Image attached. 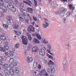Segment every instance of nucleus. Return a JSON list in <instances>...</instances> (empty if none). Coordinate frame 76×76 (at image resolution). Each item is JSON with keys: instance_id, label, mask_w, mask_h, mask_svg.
Listing matches in <instances>:
<instances>
[{"instance_id": "nucleus-11", "label": "nucleus", "mask_w": 76, "mask_h": 76, "mask_svg": "<svg viewBox=\"0 0 76 76\" xmlns=\"http://www.w3.org/2000/svg\"><path fill=\"white\" fill-rule=\"evenodd\" d=\"M27 10L28 11V12L30 13L31 14H32L33 12V9H32V8H28L27 9Z\"/></svg>"}, {"instance_id": "nucleus-14", "label": "nucleus", "mask_w": 76, "mask_h": 76, "mask_svg": "<svg viewBox=\"0 0 76 76\" xmlns=\"http://www.w3.org/2000/svg\"><path fill=\"white\" fill-rule=\"evenodd\" d=\"M38 67V62L35 61L34 63L33 67L34 69H36Z\"/></svg>"}, {"instance_id": "nucleus-8", "label": "nucleus", "mask_w": 76, "mask_h": 76, "mask_svg": "<svg viewBox=\"0 0 76 76\" xmlns=\"http://www.w3.org/2000/svg\"><path fill=\"white\" fill-rule=\"evenodd\" d=\"M39 53L40 55L41 56H45V50L43 49H40L39 51Z\"/></svg>"}, {"instance_id": "nucleus-49", "label": "nucleus", "mask_w": 76, "mask_h": 76, "mask_svg": "<svg viewBox=\"0 0 76 76\" xmlns=\"http://www.w3.org/2000/svg\"><path fill=\"white\" fill-rule=\"evenodd\" d=\"M39 76H44V74H43L40 72L39 73Z\"/></svg>"}, {"instance_id": "nucleus-39", "label": "nucleus", "mask_w": 76, "mask_h": 76, "mask_svg": "<svg viewBox=\"0 0 76 76\" xmlns=\"http://www.w3.org/2000/svg\"><path fill=\"white\" fill-rule=\"evenodd\" d=\"M3 64V62L2 61L0 60V66L2 65ZM1 67L0 66V70H1Z\"/></svg>"}, {"instance_id": "nucleus-62", "label": "nucleus", "mask_w": 76, "mask_h": 76, "mask_svg": "<svg viewBox=\"0 0 76 76\" xmlns=\"http://www.w3.org/2000/svg\"><path fill=\"white\" fill-rule=\"evenodd\" d=\"M25 22L26 23H28L29 22V20L28 19H26V20Z\"/></svg>"}, {"instance_id": "nucleus-47", "label": "nucleus", "mask_w": 76, "mask_h": 76, "mask_svg": "<svg viewBox=\"0 0 76 76\" xmlns=\"http://www.w3.org/2000/svg\"><path fill=\"white\" fill-rule=\"evenodd\" d=\"M20 6L21 7H24V4L23 3H21L20 4Z\"/></svg>"}, {"instance_id": "nucleus-54", "label": "nucleus", "mask_w": 76, "mask_h": 76, "mask_svg": "<svg viewBox=\"0 0 76 76\" xmlns=\"http://www.w3.org/2000/svg\"><path fill=\"white\" fill-rule=\"evenodd\" d=\"M0 60H1L2 61H3L4 60V58L0 56Z\"/></svg>"}, {"instance_id": "nucleus-1", "label": "nucleus", "mask_w": 76, "mask_h": 76, "mask_svg": "<svg viewBox=\"0 0 76 76\" xmlns=\"http://www.w3.org/2000/svg\"><path fill=\"white\" fill-rule=\"evenodd\" d=\"M55 70L56 69L54 68V67L51 66H49L47 69V71L48 73H50L51 72L52 73H54L56 72Z\"/></svg>"}, {"instance_id": "nucleus-3", "label": "nucleus", "mask_w": 76, "mask_h": 76, "mask_svg": "<svg viewBox=\"0 0 76 76\" xmlns=\"http://www.w3.org/2000/svg\"><path fill=\"white\" fill-rule=\"evenodd\" d=\"M21 39H22V42L23 44L26 45L28 44V39L26 37L23 36L21 37Z\"/></svg>"}, {"instance_id": "nucleus-44", "label": "nucleus", "mask_w": 76, "mask_h": 76, "mask_svg": "<svg viewBox=\"0 0 76 76\" xmlns=\"http://www.w3.org/2000/svg\"><path fill=\"white\" fill-rule=\"evenodd\" d=\"M47 56L48 58H51V59H52V58H53V57L52 56H51V55H49V54H48Z\"/></svg>"}, {"instance_id": "nucleus-45", "label": "nucleus", "mask_w": 76, "mask_h": 76, "mask_svg": "<svg viewBox=\"0 0 76 76\" xmlns=\"http://www.w3.org/2000/svg\"><path fill=\"white\" fill-rule=\"evenodd\" d=\"M33 19L34 20H35V21H37L38 20L37 18L36 17H34V16H33Z\"/></svg>"}, {"instance_id": "nucleus-27", "label": "nucleus", "mask_w": 76, "mask_h": 76, "mask_svg": "<svg viewBox=\"0 0 76 76\" xmlns=\"http://www.w3.org/2000/svg\"><path fill=\"white\" fill-rule=\"evenodd\" d=\"M5 44H6V45H5L4 48H5V49L6 50H8L9 48V47L7 46V45H8V43L7 42L6 43H5Z\"/></svg>"}, {"instance_id": "nucleus-30", "label": "nucleus", "mask_w": 76, "mask_h": 76, "mask_svg": "<svg viewBox=\"0 0 76 76\" xmlns=\"http://www.w3.org/2000/svg\"><path fill=\"white\" fill-rule=\"evenodd\" d=\"M67 63V61L66 59H64L63 62V64L64 66L66 65V64Z\"/></svg>"}, {"instance_id": "nucleus-23", "label": "nucleus", "mask_w": 76, "mask_h": 76, "mask_svg": "<svg viewBox=\"0 0 76 76\" xmlns=\"http://www.w3.org/2000/svg\"><path fill=\"white\" fill-rule=\"evenodd\" d=\"M3 67L4 69H7L9 67V66H8V65L7 64H3Z\"/></svg>"}, {"instance_id": "nucleus-63", "label": "nucleus", "mask_w": 76, "mask_h": 76, "mask_svg": "<svg viewBox=\"0 0 76 76\" xmlns=\"http://www.w3.org/2000/svg\"><path fill=\"white\" fill-rule=\"evenodd\" d=\"M23 15H26V13L25 12V10L24 11H23V12H22Z\"/></svg>"}, {"instance_id": "nucleus-18", "label": "nucleus", "mask_w": 76, "mask_h": 76, "mask_svg": "<svg viewBox=\"0 0 76 76\" xmlns=\"http://www.w3.org/2000/svg\"><path fill=\"white\" fill-rule=\"evenodd\" d=\"M48 65H54V63L51 60H50L48 62Z\"/></svg>"}, {"instance_id": "nucleus-58", "label": "nucleus", "mask_w": 76, "mask_h": 76, "mask_svg": "<svg viewBox=\"0 0 76 76\" xmlns=\"http://www.w3.org/2000/svg\"><path fill=\"white\" fill-rule=\"evenodd\" d=\"M15 2L16 4H19V2L17 1V0H15Z\"/></svg>"}, {"instance_id": "nucleus-19", "label": "nucleus", "mask_w": 76, "mask_h": 76, "mask_svg": "<svg viewBox=\"0 0 76 76\" xmlns=\"http://www.w3.org/2000/svg\"><path fill=\"white\" fill-rule=\"evenodd\" d=\"M35 35H36V37H37L38 39H41V37L40 35H39V34H38L36 33Z\"/></svg>"}, {"instance_id": "nucleus-61", "label": "nucleus", "mask_w": 76, "mask_h": 76, "mask_svg": "<svg viewBox=\"0 0 76 76\" xmlns=\"http://www.w3.org/2000/svg\"><path fill=\"white\" fill-rule=\"evenodd\" d=\"M4 54L6 56H8L9 55V53L7 52H5Z\"/></svg>"}, {"instance_id": "nucleus-64", "label": "nucleus", "mask_w": 76, "mask_h": 76, "mask_svg": "<svg viewBox=\"0 0 76 76\" xmlns=\"http://www.w3.org/2000/svg\"><path fill=\"white\" fill-rule=\"evenodd\" d=\"M55 14H56V15H58L59 14V11H57L55 12Z\"/></svg>"}, {"instance_id": "nucleus-16", "label": "nucleus", "mask_w": 76, "mask_h": 76, "mask_svg": "<svg viewBox=\"0 0 76 76\" xmlns=\"http://www.w3.org/2000/svg\"><path fill=\"white\" fill-rule=\"evenodd\" d=\"M10 74L12 76L14 75V70L12 68L10 69Z\"/></svg>"}, {"instance_id": "nucleus-6", "label": "nucleus", "mask_w": 76, "mask_h": 76, "mask_svg": "<svg viewBox=\"0 0 76 76\" xmlns=\"http://www.w3.org/2000/svg\"><path fill=\"white\" fill-rule=\"evenodd\" d=\"M39 50V48L37 46H35L32 48V51L34 53H37Z\"/></svg>"}, {"instance_id": "nucleus-41", "label": "nucleus", "mask_w": 76, "mask_h": 76, "mask_svg": "<svg viewBox=\"0 0 76 76\" xmlns=\"http://www.w3.org/2000/svg\"><path fill=\"white\" fill-rule=\"evenodd\" d=\"M1 39H2V40H6V37L4 36H2Z\"/></svg>"}, {"instance_id": "nucleus-38", "label": "nucleus", "mask_w": 76, "mask_h": 76, "mask_svg": "<svg viewBox=\"0 0 76 76\" xmlns=\"http://www.w3.org/2000/svg\"><path fill=\"white\" fill-rule=\"evenodd\" d=\"M28 39H29V41H31L32 40V37H31V35L30 34H28Z\"/></svg>"}, {"instance_id": "nucleus-22", "label": "nucleus", "mask_w": 76, "mask_h": 76, "mask_svg": "<svg viewBox=\"0 0 76 76\" xmlns=\"http://www.w3.org/2000/svg\"><path fill=\"white\" fill-rule=\"evenodd\" d=\"M5 2L9 3V4H12V0H4Z\"/></svg>"}, {"instance_id": "nucleus-4", "label": "nucleus", "mask_w": 76, "mask_h": 76, "mask_svg": "<svg viewBox=\"0 0 76 76\" xmlns=\"http://www.w3.org/2000/svg\"><path fill=\"white\" fill-rule=\"evenodd\" d=\"M28 30L29 31H32V32H34L35 31V28H34V26L32 25H30L28 26L27 28Z\"/></svg>"}, {"instance_id": "nucleus-28", "label": "nucleus", "mask_w": 76, "mask_h": 76, "mask_svg": "<svg viewBox=\"0 0 76 76\" xmlns=\"http://www.w3.org/2000/svg\"><path fill=\"white\" fill-rule=\"evenodd\" d=\"M0 51L2 52H5L6 51V49L4 48L0 47Z\"/></svg>"}, {"instance_id": "nucleus-50", "label": "nucleus", "mask_w": 76, "mask_h": 76, "mask_svg": "<svg viewBox=\"0 0 76 76\" xmlns=\"http://www.w3.org/2000/svg\"><path fill=\"white\" fill-rule=\"evenodd\" d=\"M61 14H60V16L61 17H63L64 16V15H65V14H64V13H62L61 12Z\"/></svg>"}, {"instance_id": "nucleus-42", "label": "nucleus", "mask_w": 76, "mask_h": 76, "mask_svg": "<svg viewBox=\"0 0 76 76\" xmlns=\"http://www.w3.org/2000/svg\"><path fill=\"white\" fill-rule=\"evenodd\" d=\"M3 27H4V28H8V25L7 24H3Z\"/></svg>"}, {"instance_id": "nucleus-13", "label": "nucleus", "mask_w": 76, "mask_h": 76, "mask_svg": "<svg viewBox=\"0 0 76 76\" xmlns=\"http://www.w3.org/2000/svg\"><path fill=\"white\" fill-rule=\"evenodd\" d=\"M7 23L8 25H10L12 24V20L10 19H8L7 20Z\"/></svg>"}, {"instance_id": "nucleus-35", "label": "nucleus", "mask_w": 76, "mask_h": 76, "mask_svg": "<svg viewBox=\"0 0 76 76\" xmlns=\"http://www.w3.org/2000/svg\"><path fill=\"white\" fill-rule=\"evenodd\" d=\"M19 43H18L15 45V48H18L20 46Z\"/></svg>"}, {"instance_id": "nucleus-55", "label": "nucleus", "mask_w": 76, "mask_h": 76, "mask_svg": "<svg viewBox=\"0 0 76 76\" xmlns=\"http://www.w3.org/2000/svg\"><path fill=\"white\" fill-rule=\"evenodd\" d=\"M0 16L1 17H3V16H4V13H1L0 15Z\"/></svg>"}, {"instance_id": "nucleus-10", "label": "nucleus", "mask_w": 76, "mask_h": 76, "mask_svg": "<svg viewBox=\"0 0 76 76\" xmlns=\"http://www.w3.org/2000/svg\"><path fill=\"white\" fill-rule=\"evenodd\" d=\"M68 7H69V9H70V10H73L75 9V7H73V5L72 4H69L68 5Z\"/></svg>"}, {"instance_id": "nucleus-46", "label": "nucleus", "mask_w": 76, "mask_h": 76, "mask_svg": "<svg viewBox=\"0 0 76 76\" xmlns=\"http://www.w3.org/2000/svg\"><path fill=\"white\" fill-rule=\"evenodd\" d=\"M67 15H69L68 16H69H69H70V15H71V14H72V12H67V13H66Z\"/></svg>"}, {"instance_id": "nucleus-43", "label": "nucleus", "mask_w": 76, "mask_h": 76, "mask_svg": "<svg viewBox=\"0 0 76 76\" xmlns=\"http://www.w3.org/2000/svg\"><path fill=\"white\" fill-rule=\"evenodd\" d=\"M14 66L15 67H16V66H18V62H15L14 64Z\"/></svg>"}, {"instance_id": "nucleus-7", "label": "nucleus", "mask_w": 76, "mask_h": 76, "mask_svg": "<svg viewBox=\"0 0 76 76\" xmlns=\"http://www.w3.org/2000/svg\"><path fill=\"white\" fill-rule=\"evenodd\" d=\"M33 61V59L32 57H29V56H28L26 59V61L28 63H32Z\"/></svg>"}, {"instance_id": "nucleus-48", "label": "nucleus", "mask_w": 76, "mask_h": 76, "mask_svg": "<svg viewBox=\"0 0 76 76\" xmlns=\"http://www.w3.org/2000/svg\"><path fill=\"white\" fill-rule=\"evenodd\" d=\"M9 67L11 68H13L14 67V65L12 64H10L9 65Z\"/></svg>"}, {"instance_id": "nucleus-29", "label": "nucleus", "mask_w": 76, "mask_h": 76, "mask_svg": "<svg viewBox=\"0 0 76 76\" xmlns=\"http://www.w3.org/2000/svg\"><path fill=\"white\" fill-rule=\"evenodd\" d=\"M43 27L45 28L47 27V26H48V25H49V24L47 23L46 22V24H43Z\"/></svg>"}, {"instance_id": "nucleus-36", "label": "nucleus", "mask_w": 76, "mask_h": 76, "mask_svg": "<svg viewBox=\"0 0 76 76\" xmlns=\"http://www.w3.org/2000/svg\"><path fill=\"white\" fill-rule=\"evenodd\" d=\"M40 72L43 74H45V73L46 72V71L45 69H42Z\"/></svg>"}, {"instance_id": "nucleus-24", "label": "nucleus", "mask_w": 76, "mask_h": 76, "mask_svg": "<svg viewBox=\"0 0 76 76\" xmlns=\"http://www.w3.org/2000/svg\"><path fill=\"white\" fill-rule=\"evenodd\" d=\"M42 43H44V44H48V41H45V39H42Z\"/></svg>"}, {"instance_id": "nucleus-5", "label": "nucleus", "mask_w": 76, "mask_h": 76, "mask_svg": "<svg viewBox=\"0 0 76 76\" xmlns=\"http://www.w3.org/2000/svg\"><path fill=\"white\" fill-rule=\"evenodd\" d=\"M0 9H1L3 10V12L6 13L7 12V8L3 6V5H0Z\"/></svg>"}, {"instance_id": "nucleus-53", "label": "nucleus", "mask_w": 76, "mask_h": 76, "mask_svg": "<svg viewBox=\"0 0 76 76\" xmlns=\"http://www.w3.org/2000/svg\"><path fill=\"white\" fill-rule=\"evenodd\" d=\"M35 6H37V2L35 0H33Z\"/></svg>"}, {"instance_id": "nucleus-57", "label": "nucleus", "mask_w": 76, "mask_h": 76, "mask_svg": "<svg viewBox=\"0 0 76 76\" xmlns=\"http://www.w3.org/2000/svg\"><path fill=\"white\" fill-rule=\"evenodd\" d=\"M63 23H66V19L65 18H64L63 19Z\"/></svg>"}, {"instance_id": "nucleus-15", "label": "nucleus", "mask_w": 76, "mask_h": 76, "mask_svg": "<svg viewBox=\"0 0 76 76\" xmlns=\"http://www.w3.org/2000/svg\"><path fill=\"white\" fill-rule=\"evenodd\" d=\"M4 73L6 76H9V71L5 70L4 71Z\"/></svg>"}, {"instance_id": "nucleus-32", "label": "nucleus", "mask_w": 76, "mask_h": 76, "mask_svg": "<svg viewBox=\"0 0 76 76\" xmlns=\"http://www.w3.org/2000/svg\"><path fill=\"white\" fill-rule=\"evenodd\" d=\"M14 29H16L19 28V25L18 24L15 25L13 27Z\"/></svg>"}, {"instance_id": "nucleus-33", "label": "nucleus", "mask_w": 76, "mask_h": 76, "mask_svg": "<svg viewBox=\"0 0 76 76\" xmlns=\"http://www.w3.org/2000/svg\"><path fill=\"white\" fill-rule=\"evenodd\" d=\"M40 72L39 70H37L34 72V73L36 75H39V73Z\"/></svg>"}, {"instance_id": "nucleus-34", "label": "nucleus", "mask_w": 76, "mask_h": 76, "mask_svg": "<svg viewBox=\"0 0 76 76\" xmlns=\"http://www.w3.org/2000/svg\"><path fill=\"white\" fill-rule=\"evenodd\" d=\"M23 2L27 4L28 5V6H31V4H30V3H29L28 2L25 1H23Z\"/></svg>"}, {"instance_id": "nucleus-20", "label": "nucleus", "mask_w": 76, "mask_h": 76, "mask_svg": "<svg viewBox=\"0 0 76 76\" xmlns=\"http://www.w3.org/2000/svg\"><path fill=\"white\" fill-rule=\"evenodd\" d=\"M51 6L52 7H53V8H54V9H56V5L54 3H52L51 4Z\"/></svg>"}, {"instance_id": "nucleus-52", "label": "nucleus", "mask_w": 76, "mask_h": 76, "mask_svg": "<svg viewBox=\"0 0 76 76\" xmlns=\"http://www.w3.org/2000/svg\"><path fill=\"white\" fill-rule=\"evenodd\" d=\"M0 4L2 5H3L4 4L3 0H0Z\"/></svg>"}, {"instance_id": "nucleus-51", "label": "nucleus", "mask_w": 76, "mask_h": 76, "mask_svg": "<svg viewBox=\"0 0 76 76\" xmlns=\"http://www.w3.org/2000/svg\"><path fill=\"white\" fill-rule=\"evenodd\" d=\"M47 47L48 48L49 50H51V47L50 45H47Z\"/></svg>"}, {"instance_id": "nucleus-21", "label": "nucleus", "mask_w": 76, "mask_h": 76, "mask_svg": "<svg viewBox=\"0 0 76 76\" xmlns=\"http://www.w3.org/2000/svg\"><path fill=\"white\" fill-rule=\"evenodd\" d=\"M14 70L16 73H18L19 72V70L18 67H16L15 69Z\"/></svg>"}, {"instance_id": "nucleus-12", "label": "nucleus", "mask_w": 76, "mask_h": 76, "mask_svg": "<svg viewBox=\"0 0 76 76\" xmlns=\"http://www.w3.org/2000/svg\"><path fill=\"white\" fill-rule=\"evenodd\" d=\"M33 42L35 44H39V41L36 38H34L33 40Z\"/></svg>"}, {"instance_id": "nucleus-9", "label": "nucleus", "mask_w": 76, "mask_h": 76, "mask_svg": "<svg viewBox=\"0 0 76 76\" xmlns=\"http://www.w3.org/2000/svg\"><path fill=\"white\" fill-rule=\"evenodd\" d=\"M19 19L20 21L22 22L24 21L25 20V17L24 16H23V15L22 14H20V15H19Z\"/></svg>"}, {"instance_id": "nucleus-60", "label": "nucleus", "mask_w": 76, "mask_h": 76, "mask_svg": "<svg viewBox=\"0 0 76 76\" xmlns=\"http://www.w3.org/2000/svg\"><path fill=\"white\" fill-rule=\"evenodd\" d=\"M20 10L22 13H23V11H24L25 10L23 9V8H21L20 9Z\"/></svg>"}, {"instance_id": "nucleus-40", "label": "nucleus", "mask_w": 76, "mask_h": 76, "mask_svg": "<svg viewBox=\"0 0 76 76\" xmlns=\"http://www.w3.org/2000/svg\"><path fill=\"white\" fill-rule=\"evenodd\" d=\"M47 51L48 53L50 54H51V55H52V56H54V55H53V54L52 53H51V51L49 49H48Z\"/></svg>"}, {"instance_id": "nucleus-56", "label": "nucleus", "mask_w": 76, "mask_h": 76, "mask_svg": "<svg viewBox=\"0 0 76 76\" xmlns=\"http://www.w3.org/2000/svg\"><path fill=\"white\" fill-rule=\"evenodd\" d=\"M38 68L39 69H41V65L40 64H39L38 66Z\"/></svg>"}, {"instance_id": "nucleus-2", "label": "nucleus", "mask_w": 76, "mask_h": 76, "mask_svg": "<svg viewBox=\"0 0 76 76\" xmlns=\"http://www.w3.org/2000/svg\"><path fill=\"white\" fill-rule=\"evenodd\" d=\"M7 7L10 10H12L13 12H15L16 11L15 7L10 4H7Z\"/></svg>"}, {"instance_id": "nucleus-17", "label": "nucleus", "mask_w": 76, "mask_h": 76, "mask_svg": "<svg viewBox=\"0 0 76 76\" xmlns=\"http://www.w3.org/2000/svg\"><path fill=\"white\" fill-rule=\"evenodd\" d=\"M14 32H15V33L16 35H20V34H21V32L19 31H17L15 30H14Z\"/></svg>"}, {"instance_id": "nucleus-59", "label": "nucleus", "mask_w": 76, "mask_h": 76, "mask_svg": "<svg viewBox=\"0 0 76 76\" xmlns=\"http://www.w3.org/2000/svg\"><path fill=\"white\" fill-rule=\"evenodd\" d=\"M44 76H48V74L47 72H45V74H44Z\"/></svg>"}, {"instance_id": "nucleus-25", "label": "nucleus", "mask_w": 76, "mask_h": 76, "mask_svg": "<svg viewBox=\"0 0 76 76\" xmlns=\"http://www.w3.org/2000/svg\"><path fill=\"white\" fill-rule=\"evenodd\" d=\"M10 63H13L15 62V59L13 58H11L9 61Z\"/></svg>"}, {"instance_id": "nucleus-31", "label": "nucleus", "mask_w": 76, "mask_h": 76, "mask_svg": "<svg viewBox=\"0 0 76 76\" xmlns=\"http://www.w3.org/2000/svg\"><path fill=\"white\" fill-rule=\"evenodd\" d=\"M61 12L65 14V13L66 12V10L65 8H63L62 9Z\"/></svg>"}, {"instance_id": "nucleus-26", "label": "nucleus", "mask_w": 76, "mask_h": 76, "mask_svg": "<svg viewBox=\"0 0 76 76\" xmlns=\"http://www.w3.org/2000/svg\"><path fill=\"white\" fill-rule=\"evenodd\" d=\"M15 54V53L12 50H10V55L11 56H13Z\"/></svg>"}, {"instance_id": "nucleus-37", "label": "nucleus", "mask_w": 76, "mask_h": 76, "mask_svg": "<svg viewBox=\"0 0 76 76\" xmlns=\"http://www.w3.org/2000/svg\"><path fill=\"white\" fill-rule=\"evenodd\" d=\"M31 47H32V46H31V45H29L27 48V50H31Z\"/></svg>"}]
</instances>
